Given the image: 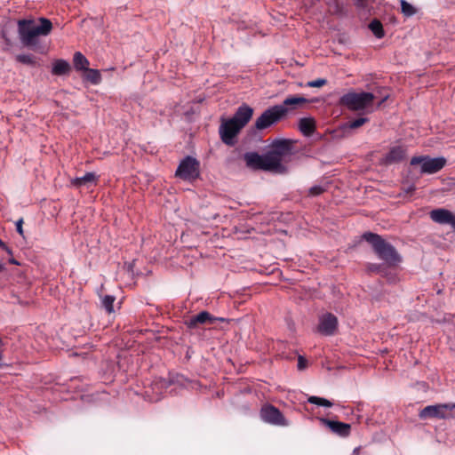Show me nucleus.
Returning a JSON list of instances; mask_svg holds the SVG:
<instances>
[{
  "label": "nucleus",
  "instance_id": "obj_25",
  "mask_svg": "<svg viewBox=\"0 0 455 455\" xmlns=\"http://www.w3.org/2000/svg\"><path fill=\"white\" fill-rule=\"evenodd\" d=\"M115 300L116 298L113 295H105L101 299V305L108 314L114 312Z\"/></svg>",
  "mask_w": 455,
  "mask_h": 455
},
{
  "label": "nucleus",
  "instance_id": "obj_42",
  "mask_svg": "<svg viewBox=\"0 0 455 455\" xmlns=\"http://www.w3.org/2000/svg\"><path fill=\"white\" fill-rule=\"evenodd\" d=\"M4 269V265L0 262V272H2Z\"/></svg>",
  "mask_w": 455,
  "mask_h": 455
},
{
  "label": "nucleus",
  "instance_id": "obj_4",
  "mask_svg": "<svg viewBox=\"0 0 455 455\" xmlns=\"http://www.w3.org/2000/svg\"><path fill=\"white\" fill-rule=\"evenodd\" d=\"M289 109L290 108L284 106L278 105H274L267 108L256 119L254 124L255 129L258 131H263L278 124L287 116Z\"/></svg>",
  "mask_w": 455,
  "mask_h": 455
},
{
  "label": "nucleus",
  "instance_id": "obj_2",
  "mask_svg": "<svg viewBox=\"0 0 455 455\" xmlns=\"http://www.w3.org/2000/svg\"><path fill=\"white\" fill-rule=\"evenodd\" d=\"M274 168V172L283 174L287 172V167L283 163L290 161L294 154L293 141L288 139H276L267 152Z\"/></svg>",
  "mask_w": 455,
  "mask_h": 455
},
{
  "label": "nucleus",
  "instance_id": "obj_26",
  "mask_svg": "<svg viewBox=\"0 0 455 455\" xmlns=\"http://www.w3.org/2000/svg\"><path fill=\"white\" fill-rule=\"evenodd\" d=\"M16 60L32 67L36 65V58L32 54H19L16 56Z\"/></svg>",
  "mask_w": 455,
  "mask_h": 455
},
{
  "label": "nucleus",
  "instance_id": "obj_12",
  "mask_svg": "<svg viewBox=\"0 0 455 455\" xmlns=\"http://www.w3.org/2000/svg\"><path fill=\"white\" fill-rule=\"evenodd\" d=\"M242 128L237 125L231 119L224 121L220 126V135L221 140L228 146H234L235 143V138L239 133Z\"/></svg>",
  "mask_w": 455,
  "mask_h": 455
},
{
  "label": "nucleus",
  "instance_id": "obj_33",
  "mask_svg": "<svg viewBox=\"0 0 455 455\" xmlns=\"http://www.w3.org/2000/svg\"><path fill=\"white\" fill-rule=\"evenodd\" d=\"M382 265L377 263H369L367 265V270L372 273H379L381 271Z\"/></svg>",
  "mask_w": 455,
  "mask_h": 455
},
{
  "label": "nucleus",
  "instance_id": "obj_20",
  "mask_svg": "<svg viewBox=\"0 0 455 455\" xmlns=\"http://www.w3.org/2000/svg\"><path fill=\"white\" fill-rule=\"evenodd\" d=\"M70 71L69 63L62 59L56 60L52 64V73L54 76H63Z\"/></svg>",
  "mask_w": 455,
  "mask_h": 455
},
{
  "label": "nucleus",
  "instance_id": "obj_11",
  "mask_svg": "<svg viewBox=\"0 0 455 455\" xmlns=\"http://www.w3.org/2000/svg\"><path fill=\"white\" fill-rule=\"evenodd\" d=\"M224 317H216L210 314L208 311H201L196 315L191 316L185 321V325L188 329H196L200 325L214 324L216 322H226Z\"/></svg>",
  "mask_w": 455,
  "mask_h": 455
},
{
  "label": "nucleus",
  "instance_id": "obj_23",
  "mask_svg": "<svg viewBox=\"0 0 455 455\" xmlns=\"http://www.w3.org/2000/svg\"><path fill=\"white\" fill-rule=\"evenodd\" d=\"M84 79L92 84H99L102 78L100 70L88 68L85 70Z\"/></svg>",
  "mask_w": 455,
  "mask_h": 455
},
{
  "label": "nucleus",
  "instance_id": "obj_10",
  "mask_svg": "<svg viewBox=\"0 0 455 455\" xmlns=\"http://www.w3.org/2000/svg\"><path fill=\"white\" fill-rule=\"evenodd\" d=\"M261 419L275 426H287L288 422L281 411L272 404H266L260 409Z\"/></svg>",
  "mask_w": 455,
  "mask_h": 455
},
{
  "label": "nucleus",
  "instance_id": "obj_22",
  "mask_svg": "<svg viewBox=\"0 0 455 455\" xmlns=\"http://www.w3.org/2000/svg\"><path fill=\"white\" fill-rule=\"evenodd\" d=\"M74 67L76 70L85 71L89 68V60L80 52H76L73 58Z\"/></svg>",
  "mask_w": 455,
  "mask_h": 455
},
{
  "label": "nucleus",
  "instance_id": "obj_24",
  "mask_svg": "<svg viewBox=\"0 0 455 455\" xmlns=\"http://www.w3.org/2000/svg\"><path fill=\"white\" fill-rule=\"evenodd\" d=\"M369 28L377 38H382L385 35L381 22L376 19L371 21Z\"/></svg>",
  "mask_w": 455,
  "mask_h": 455
},
{
  "label": "nucleus",
  "instance_id": "obj_7",
  "mask_svg": "<svg viewBox=\"0 0 455 455\" xmlns=\"http://www.w3.org/2000/svg\"><path fill=\"white\" fill-rule=\"evenodd\" d=\"M411 165H420V173L434 174L441 171L446 164L443 156L431 158L428 156H413L410 162Z\"/></svg>",
  "mask_w": 455,
  "mask_h": 455
},
{
  "label": "nucleus",
  "instance_id": "obj_35",
  "mask_svg": "<svg viewBox=\"0 0 455 455\" xmlns=\"http://www.w3.org/2000/svg\"><path fill=\"white\" fill-rule=\"evenodd\" d=\"M22 224H23V219H20L17 220L16 222V230L17 232L23 236V228H22Z\"/></svg>",
  "mask_w": 455,
  "mask_h": 455
},
{
  "label": "nucleus",
  "instance_id": "obj_13",
  "mask_svg": "<svg viewBox=\"0 0 455 455\" xmlns=\"http://www.w3.org/2000/svg\"><path fill=\"white\" fill-rule=\"evenodd\" d=\"M338 318L331 313H326L319 317L316 331L323 336H332L338 329Z\"/></svg>",
  "mask_w": 455,
  "mask_h": 455
},
{
  "label": "nucleus",
  "instance_id": "obj_29",
  "mask_svg": "<svg viewBox=\"0 0 455 455\" xmlns=\"http://www.w3.org/2000/svg\"><path fill=\"white\" fill-rule=\"evenodd\" d=\"M368 122H369V118H367V117H359L357 119H355L353 121L348 122L347 124H346L344 125V127L345 128H349V129H357V128L361 127L362 125H363L364 124H366Z\"/></svg>",
  "mask_w": 455,
  "mask_h": 455
},
{
  "label": "nucleus",
  "instance_id": "obj_28",
  "mask_svg": "<svg viewBox=\"0 0 455 455\" xmlns=\"http://www.w3.org/2000/svg\"><path fill=\"white\" fill-rule=\"evenodd\" d=\"M307 402L312 404H315L318 406H323V407H331L332 403L325 398L319 397V396H310L307 399Z\"/></svg>",
  "mask_w": 455,
  "mask_h": 455
},
{
  "label": "nucleus",
  "instance_id": "obj_9",
  "mask_svg": "<svg viewBox=\"0 0 455 455\" xmlns=\"http://www.w3.org/2000/svg\"><path fill=\"white\" fill-rule=\"evenodd\" d=\"M246 165L253 170H262L267 172H273L274 168L271 164L267 153L259 155L256 152H250L244 155Z\"/></svg>",
  "mask_w": 455,
  "mask_h": 455
},
{
  "label": "nucleus",
  "instance_id": "obj_15",
  "mask_svg": "<svg viewBox=\"0 0 455 455\" xmlns=\"http://www.w3.org/2000/svg\"><path fill=\"white\" fill-rule=\"evenodd\" d=\"M320 421L326 427H328L331 431L341 437H347L351 432V425L348 423H344L340 421L331 420L328 419L321 418Z\"/></svg>",
  "mask_w": 455,
  "mask_h": 455
},
{
  "label": "nucleus",
  "instance_id": "obj_27",
  "mask_svg": "<svg viewBox=\"0 0 455 455\" xmlns=\"http://www.w3.org/2000/svg\"><path fill=\"white\" fill-rule=\"evenodd\" d=\"M401 11L402 13L406 17L413 16L417 10L416 8L405 0H401Z\"/></svg>",
  "mask_w": 455,
  "mask_h": 455
},
{
  "label": "nucleus",
  "instance_id": "obj_17",
  "mask_svg": "<svg viewBox=\"0 0 455 455\" xmlns=\"http://www.w3.org/2000/svg\"><path fill=\"white\" fill-rule=\"evenodd\" d=\"M406 149L402 146H395L390 148L388 153L382 158V163L386 165L401 162L404 159Z\"/></svg>",
  "mask_w": 455,
  "mask_h": 455
},
{
  "label": "nucleus",
  "instance_id": "obj_39",
  "mask_svg": "<svg viewBox=\"0 0 455 455\" xmlns=\"http://www.w3.org/2000/svg\"><path fill=\"white\" fill-rule=\"evenodd\" d=\"M9 262L14 265H19V262L14 258L10 259Z\"/></svg>",
  "mask_w": 455,
  "mask_h": 455
},
{
  "label": "nucleus",
  "instance_id": "obj_37",
  "mask_svg": "<svg viewBox=\"0 0 455 455\" xmlns=\"http://www.w3.org/2000/svg\"><path fill=\"white\" fill-rule=\"evenodd\" d=\"M415 186L414 185H411L410 187H408V188L405 189V192L407 194H411L412 193L414 190H415Z\"/></svg>",
  "mask_w": 455,
  "mask_h": 455
},
{
  "label": "nucleus",
  "instance_id": "obj_32",
  "mask_svg": "<svg viewBox=\"0 0 455 455\" xmlns=\"http://www.w3.org/2000/svg\"><path fill=\"white\" fill-rule=\"evenodd\" d=\"M324 191V188L321 186H313L309 188V195L312 196H316L321 195Z\"/></svg>",
  "mask_w": 455,
  "mask_h": 455
},
{
  "label": "nucleus",
  "instance_id": "obj_30",
  "mask_svg": "<svg viewBox=\"0 0 455 455\" xmlns=\"http://www.w3.org/2000/svg\"><path fill=\"white\" fill-rule=\"evenodd\" d=\"M353 2L359 10H367L370 6V0H353Z\"/></svg>",
  "mask_w": 455,
  "mask_h": 455
},
{
  "label": "nucleus",
  "instance_id": "obj_18",
  "mask_svg": "<svg viewBox=\"0 0 455 455\" xmlns=\"http://www.w3.org/2000/svg\"><path fill=\"white\" fill-rule=\"evenodd\" d=\"M99 180V176L95 172H86L82 177H76L71 180V185L76 188L90 187L96 185Z\"/></svg>",
  "mask_w": 455,
  "mask_h": 455
},
{
  "label": "nucleus",
  "instance_id": "obj_8",
  "mask_svg": "<svg viewBox=\"0 0 455 455\" xmlns=\"http://www.w3.org/2000/svg\"><path fill=\"white\" fill-rule=\"evenodd\" d=\"M175 175L183 180H196L200 175L199 161L193 156H186L180 161Z\"/></svg>",
  "mask_w": 455,
  "mask_h": 455
},
{
  "label": "nucleus",
  "instance_id": "obj_16",
  "mask_svg": "<svg viewBox=\"0 0 455 455\" xmlns=\"http://www.w3.org/2000/svg\"><path fill=\"white\" fill-rule=\"evenodd\" d=\"M252 114V108L246 104H243L237 108L230 119L243 129L251 120Z\"/></svg>",
  "mask_w": 455,
  "mask_h": 455
},
{
  "label": "nucleus",
  "instance_id": "obj_21",
  "mask_svg": "<svg viewBox=\"0 0 455 455\" xmlns=\"http://www.w3.org/2000/svg\"><path fill=\"white\" fill-rule=\"evenodd\" d=\"M307 102H308V100L304 98L303 96L295 95V96H291V97L286 98L283 100V104H278V106H284L288 108L290 107L291 109H294L297 108V106H299L301 104H305Z\"/></svg>",
  "mask_w": 455,
  "mask_h": 455
},
{
  "label": "nucleus",
  "instance_id": "obj_19",
  "mask_svg": "<svg viewBox=\"0 0 455 455\" xmlns=\"http://www.w3.org/2000/svg\"><path fill=\"white\" fill-rule=\"evenodd\" d=\"M299 129L303 135L309 137L315 131V121L311 117L300 118L299 122Z\"/></svg>",
  "mask_w": 455,
  "mask_h": 455
},
{
  "label": "nucleus",
  "instance_id": "obj_14",
  "mask_svg": "<svg viewBox=\"0 0 455 455\" xmlns=\"http://www.w3.org/2000/svg\"><path fill=\"white\" fill-rule=\"evenodd\" d=\"M430 218L438 224L450 225L455 230V214L451 211L439 208L430 212Z\"/></svg>",
  "mask_w": 455,
  "mask_h": 455
},
{
  "label": "nucleus",
  "instance_id": "obj_38",
  "mask_svg": "<svg viewBox=\"0 0 455 455\" xmlns=\"http://www.w3.org/2000/svg\"><path fill=\"white\" fill-rule=\"evenodd\" d=\"M3 351L4 350L2 348H0V368L3 366V363H2V360L4 357Z\"/></svg>",
  "mask_w": 455,
  "mask_h": 455
},
{
  "label": "nucleus",
  "instance_id": "obj_31",
  "mask_svg": "<svg viewBox=\"0 0 455 455\" xmlns=\"http://www.w3.org/2000/svg\"><path fill=\"white\" fill-rule=\"evenodd\" d=\"M327 84V80L324 78H318L313 81H309L307 84L308 87H322Z\"/></svg>",
  "mask_w": 455,
  "mask_h": 455
},
{
  "label": "nucleus",
  "instance_id": "obj_41",
  "mask_svg": "<svg viewBox=\"0 0 455 455\" xmlns=\"http://www.w3.org/2000/svg\"><path fill=\"white\" fill-rule=\"evenodd\" d=\"M4 346L3 339L0 338V348Z\"/></svg>",
  "mask_w": 455,
  "mask_h": 455
},
{
  "label": "nucleus",
  "instance_id": "obj_3",
  "mask_svg": "<svg viewBox=\"0 0 455 455\" xmlns=\"http://www.w3.org/2000/svg\"><path fill=\"white\" fill-rule=\"evenodd\" d=\"M362 238L371 245L378 258L388 266H395L402 261V257L396 249L384 240L381 235L369 231L364 232L362 235Z\"/></svg>",
  "mask_w": 455,
  "mask_h": 455
},
{
  "label": "nucleus",
  "instance_id": "obj_40",
  "mask_svg": "<svg viewBox=\"0 0 455 455\" xmlns=\"http://www.w3.org/2000/svg\"><path fill=\"white\" fill-rule=\"evenodd\" d=\"M388 98V95L385 96L380 102L379 103V106H380Z\"/></svg>",
  "mask_w": 455,
  "mask_h": 455
},
{
  "label": "nucleus",
  "instance_id": "obj_5",
  "mask_svg": "<svg viewBox=\"0 0 455 455\" xmlns=\"http://www.w3.org/2000/svg\"><path fill=\"white\" fill-rule=\"evenodd\" d=\"M375 95L371 92H348L339 99V104L352 111H359L372 105Z\"/></svg>",
  "mask_w": 455,
  "mask_h": 455
},
{
  "label": "nucleus",
  "instance_id": "obj_6",
  "mask_svg": "<svg viewBox=\"0 0 455 455\" xmlns=\"http://www.w3.org/2000/svg\"><path fill=\"white\" fill-rule=\"evenodd\" d=\"M454 409L455 403H453L427 405L419 411V417L421 419H449L454 418Z\"/></svg>",
  "mask_w": 455,
  "mask_h": 455
},
{
  "label": "nucleus",
  "instance_id": "obj_36",
  "mask_svg": "<svg viewBox=\"0 0 455 455\" xmlns=\"http://www.w3.org/2000/svg\"><path fill=\"white\" fill-rule=\"evenodd\" d=\"M0 247L4 250L8 254L12 255V251L0 239Z\"/></svg>",
  "mask_w": 455,
  "mask_h": 455
},
{
  "label": "nucleus",
  "instance_id": "obj_1",
  "mask_svg": "<svg viewBox=\"0 0 455 455\" xmlns=\"http://www.w3.org/2000/svg\"><path fill=\"white\" fill-rule=\"evenodd\" d=\"M40 25H35L33 20H20L18 21V34L21 44L28 48L35 49L38 44L37 37L39 36H48L52 29V24L46 18L39 19Z\"/></svg>",
  "mask_w": 455,
  "mask_h": 455
},
{
  "label": "nucleus",
  "instance_id": "obj_34",
  "mask_svg": "<svg viewBox=\"0 0 455 455\" xmlns=\"http://www.w3.org/2000/svg\"><path fill=\"white\" fill-rule=\"evenodd\" d=\"M307 361L305 357L299 355L298 358V369L299 370H304L307 367Z\"/></svg>",
  "mask_w": 455,
  "mask_h": 455
}]
</instances>
